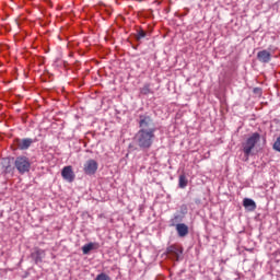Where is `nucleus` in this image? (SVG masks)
<instances>
[{
  "instance_id": "6",
  "label": "nucleus",
  "mask_w": 280,
  "mask_h": 280,
  "mask_svg": "<svg viewBox=\"0 0 280 280\" xmlns=\"http://www.w3.org/2000/svg\"><path fill=\"white\" fill-rule=\"evenodd\" d=\"M35 143L34 139L32 138H16L14 140V144L16 145L18 150H30L32 148V144Z\"/></svg>"
},
{
  "instance_id": "20",
  "label": "nucleus",
  "mask_w": 280,
  "mask_h": 280,
  "mask_svg": "<svg viewBox=\"0 0 280 280\" xmlns=\"http://www.w3.org/2000/svg\"><path fill=\"white\" fill-rule=\"evenodd\" d=\"M253 93L255 95H261V93H262L261 88H254Z\"/></svg>"
},
{
  "instance_id": "8",
  "label": "nucleus",
  "mask_w": 280,
  "mask_h": 280,
  "mask_svg": "<svg viewBox=\"0 0 280 280\" xmlns=\"http://www.w3.org/2000/svg\"><path fill=\"white\" fill-rule=\"evenodd\" d=\"M182 213H175L174 217L170 220V226H176L182 224L183 220H185V213H187V206H182Z\"/></svg>"
},
{
  "instance_id": "7",
  "label": "nucleus",
  "mask_w": 280,
  "mask_h": 280,
  "mask_svg": "<svg viewBox=\"0 0 280 280\" xmlns=\"http://www.w3.org/2000/svg\"><path fill=\"white\" fill-rule=\"evenodd\" d=\"M166 254L171 259H175V261H179L180 255H183V249L177 245H171L166 248Z\"/></svg>"
},
{
  "instance_id": "11",
  "label": "nucleus",
  "mask_w": 280,
  "mask_h": 280,
  "mask_svg": "<svg viewBox=\"0 0 280 280\" xmlns=\"http://www.w3.org/2000/svg\"><path fill=\"white\" fill-rule=\"evenodd\" d=\"M178 237H187L189 235V226L185 223H178L175 225Z\"/></svg>"
},
{
  "instance_id": "19",
  "label": "nucleus",
  "mask_w": 280,
  "mask_h": 280,
  "mask_svg": "<svg viewBox=\"0 0 280 280\" xmlns=\"http://www.w3.org/2000/svg\"><path fill=\"white\" fill-rule=\"evenodd\" d=\"M272 148L276 152H280V136L276 139Z\"/></svg>"
},
{
  "instance_id": "13",
  "label": "nucleus",
  "mask_w": 280,
  "mask_h": 280,
  "mask_svg": "<svg viewBox=\"0 0 280 280\" xmlns=\"http://www.w3.org/2000/svg\"><path fill=\"white\" fill-rule=\"evenodd\" d=\"M97 248H100V243L91 242L82 246V252H83V255H89L91 250H97Z\"/></svg>"
},
{
  "instance_id": "16",
  "label": "nucleus",
  "mask_w": 280,
  "mask_h": 280,
  "mask_svg": "<svg viewBox=\"0 0 280 280\" xmlns=\"http://www.w3.org/2000/svg\"><path fill=\"white\" fill-rule=\"evenodd\" d=\"M189 180H187V176L185 175H179V179H178V188L179 189H185V187H187Z\"/></svg>"
},
{
  "instance_id": "4",
  "label": "nucleus",
  "mask_w": 280,
  "mask_h": 280,
  "mask_svg": "<svg viewBox=\"0 0 280 280\" xmlns=\"http://www.w3.org/2000/svg\"><path fill=\"white\" fill-rule=\"evenodd\" d=\"M277 51V48L269 46L268 49H262L257 52L256 58L261 65H268L272 60V54Z\"/></svg>"
},
{
  "instance_id": "17",
  "label": "nucleus",
  "mask_w": 280,
  "mask_h": 280,
  "mask_svg": "<svg viewBox=\"0 0 280 280\" xmlns=\"http://www.w3.org/2000/svg\"><path fill=\"white\" fill-rule=\"evenodd\" d=\"M140 93H141V95H150V93H153V92H152V89H150V84L147 83V84H144V85L140 89Z\"/></svg>"
},
{
  "instance_id": "9",
  "label": "nucleus",
  "mask_w": 280,
  "mask_h": 280,
  "mask_svg": "<svg viewBox=\"0 0 280 280\" xmlns=\"http://www.w3.org/2000/svg\"><path fill=\"white\" fill-rule=\"evenodd\" d=\"M61 176L67 183H73L75 180V173H73L72 166H65L61 171Z\"/></svg>"
},
{
  "instance_id": "21",
  "label": "nucleus",
  "mask_w": 280,
  "mask_h": 280,
  "mask_svg": "<svg viewBox=\"0 0 280 280\" xmlns=\"http://www.w3.org/2000/svg\"><path fill=\"white\" fill-rule=\"evenodd\" d=\"M198 202H200V200H196V203L198 205Z\"/></svg>"
},
{
  "instance_id": "18",
  "label": "nucleus",
  "mask_w": 280,
  "mask_h": 280,
  "mask_svg": "<svg viewBox=\"0 0 280 280\" xmlns=\"http://www.w3.org/2000/svg\"><path fill=\"white\" fill-rule=\"evenodd\" d=\"M94 280H112V279H110V276L102 272V273H98Z\"/></svg>"
},
{
  "instance_id": "12",
  "label": "nucleus",
  "mask_w": 280,
  "mask_h": 280,
  "mask_svg": "<svg viewBox=\"0 0 280 280\" xmlns=\"http://www.w3.org/2000/svg\"><path fill=\"white\" fill-rule=\"evenodd\" d=\"M2 170L3 174H14V170H16V167L12 166V162L7 158L2 161Z\"/></svg>"
},
{
  "instance_id": "5",
  "label": "nucleus",
  "mask_w": 280,
  "mask_h": 280,
  "mask_svg": "<svg viewBox=\"0 0 280 280\" xmlns=\"http://www.w3.org/2000/svg\"><path fill=\"white\" fill-rule=\"evenodd\" d=\"M97 167H100L97 161L90 159L84 163L83 172L86 176H93L97 172Z\"/></svg>"
},
{
  "instance_id": "15",
  "label": "nucleus",
  "mask_w": 280,
  "mask_h": 280,
  "mask_svg": "<svg viewBox=\"0 0 280 280\" xmlns=\"http://www.w3.org/2000/svg\"><path fill=\"white\" fill-rule=\"evenodd\" d=\"M135 38L137 43H141L142 38H148V32H145L143 28L138 30Z\"/></svg>"
},
{
  "instance_id": "14",
  "label": "nucleus",
  "mask_w": 280,
  "mask_h": 280,
  "mask_svg": "<svg viewBox=\"0 0 280 280\" xmlns=\"http://www.w3.org/2000/svg\"><path fill=\"white\" fill-rule=\"evenodd\" d=\"M243 207H245V209H248V211H255L257 209V203H255V200L250 198H245L243 200Z\"/></svg>"
},
{
  "instance_id": "1",
  "label": "nucleus",
  "mask_w": 280,
  "mask_h": 280,
  "mask_svg": "<svg viewBox=\"0 0 280 280\" xmlns=\"http://www.w3.org/2000/svg\"><path fill=\"white\" fill-rule=\"evenodd\" d=\"M139 130L133 137V143L139 147L142 152H148L154 145L156 139V124L149 113L140 114L138 117Z\"/></svg>"
},
{
  "instance_id": "2",
  "label": "nucleus",
  "mask_w": 280,
  "mask_h": 280,
  "mask_svg": "<svg viewBox=\"0 0 280 280\" xmlns=\"http://www.w3.org/2000/svg\"><path fill=\"white\" fill-rule=\"evenodd\" d=\"M261 141V135L259 132L252 133L243 143L242 150L246 159L253 154L255 147Z\"/></svg>"
},
{
  "instance_id": "10",
  "label": "nucleus",
  "mask_w": 280,
  "mask_h": 280,
  "mask_svg": "<svg viewBox=\"0 0 280 280\" xmlns=\"http://www.w3.org/2000/svg\"><path fill=\"white\" fill-rule=\"evenodd\" d=\"M45 257V252L38 247L34 249V252L31 253V258L35 264H42L43 258Z\"/></svg>"
},
{
  "instance_id": "3",
  "label": "nucleus",
  "mask_w": 280,
  "mask_h": 280,
  "mask_svg": "<svg viewBox=\"0 0 280 280\" xmlns=\"http://www.w3.org/2000/svg\"><path fill=\"white\" fill-rule=\"evenodd\" d=\"M12 161H14V167L21 175L27 174L32 170V162L25 155H19L15 159L12 158Z\"/></svg>"
}]
</instances>
